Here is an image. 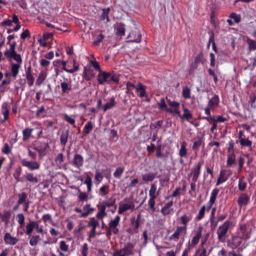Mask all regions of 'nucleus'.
<instances>
[{
  "mask_svg": "<svg viewBox=\"0 0 256 256\" xmlns=\"http://www.w3.org/2000/svg\"><path fill=\"white\" fill-rule=\"evenodd\" d=\"M15 44H10V48H6L4 52V54L6 58L8 60H14L16 62H12L10 64V72L12 76L16 78L18 75L20 69L22 62V60L21 55L18 54L16 50H14Z\"/></svg>",
  "mask_w": 256,
  "mask_h": 256,
  "instance_id": "f257e3e1",
  "label": "nucleus"
},
{
  "mask_svg": "<svg viewBox=\"0 0 256 256\" xmlns=\"http://www.w3.org/2000/svg\"><path fill=\"white\" fill-rule=\"evenodd\" d=\"M232 226V222L230 220H226L222 224L218 226L216 230L218 239L219 242H224L226 241V234L228 230Z\"/></svg>",
  "mask_w": 256,
  "mask_h": 256,
  "instance_id": "f03ea898",
  "label": "nucleus"
},
{
  "mask_svg": "<svg viewBox=\"0 0 256 256\" xmlns=\"http://www.w3.org/2000/svg\"><path fill=\"white\" fill-rule=\"evenodd\" d=\"M134 204L132 200L126 198L120 202L118 212L121 214L128 210L132 211L134 209Z\"/></svg>",
  "mask_w": 256,
  "mask_h": 256,
  "instance_id": "7ed1b4c3",
  "label": "nucleus"
},
{
  "mask_svg": "<svg viewBox=\"0 0 256 256\" xmlns=\"http://www.w3.org/2000/svg\"><path fill=\"white\" fill-rule=\"evenodd\" d=\"M134 245L129 242L122 248L114 252L113 256H132L134 254Z\"/></svg>",
  "mask_w": 256,
  "mask_h": 256,
  "instance_id": "20e7f679",
  "label": "nucleus"
},
{
  "mask_svg": "<svg viewBox=\"0 0 256 256\" xmlns=\"http://www.w3.org/2000/svg\"><path fill=\"white\" fill-rule=\"evenodd\" d=\"M34 148L38 152L40 158H42L46 155L49 146L48 142H36L34 144Z\"/></svg>",
  "mask_w": 256,
  "mask_h": 256,
  "instance_id": "39448f33",
  "label": "nucleus"
},
{
  "mask_svg": "<svg viewBox=\"0 0 256 256\" xmlns=\"http://www.w3.org/2000/svg\"><path fill=\"white\" fill-rule=\"evenodd\" d=\"M61 94L62 96L68 95L72 90L71 80L64 78L60 82Z\"/></svg>",
  "mask_w": 256,
  "mask_h": 256,
  "instance_id": "423d86ee",
  "label": "nucleus"
},
{
  "mask_svg": "<svg viewBox=\"0 0 256 256\" xmlns=\"http://www.w3.org/2000/svg\"><path fill=\"white\" fill-rule=\"evenodd\" d=\"M187 228L185 226H178L174 233L169 237L170 240L178 242L181 236H184L186 234Z\"/></svg>",
  "mask_w": 256,
  "mask_h": 256,
  "instance_id": "0eeeda50",
  "label": "nucleus"
},
{
  "mask_svg": "<svg viewBox=\"0 0 256 256\" xmlns=\"http://www.w3.org/2000/svg\"><path fill=\"white\" fill-rule=\"evenodd\" d=\"M242 240L243 239L239 236H232L228 242V246L232 250L236 249L242 244Z\"/></svg>",
  "mask_w": 256,
  "mask_h": 256,
  "instance_id": "6e6552de",
  "label": "nucleus"
},
{
  "mask_svg": "<svg viewBox=\"0 0 256 256\" xmlns=\"http://www.w3.org/2000/svg\"><path fill=\"white\" fill-rule=\"evenodd\" d=\"M21 163L24 166L27 168L31 171L38 170L40 167V164L38 162L35 161H29L25 158L22 160Z\"/></svg>",
  "mask_w": 256,
  "mask_h": 256,
  "instance_id": "1a4fd4ad",
  "label": "nucleus"
},
{
  "mask_svg": "<svg viewBox=\"0 0 256 256\" xmlns=\"http://www.w3.org/2000/svg\"><path fill=\"white\" fill-rule=\"evenodd\" d=\"M204 164V160L198 162L192 169L191 172L193 174L192 182H196L200 174V168Z\"/></svg>",
  "mask_w": 256,
  "mask_h": 256,
  "instance_id": "9d476101",
  "label": "nucleus"
},
{
  "mask_svg": "<svg viewBox=\"0 0 256 256\" xmlns=\"http://www.w3.org/2000/svg\"><path fill=\"white\" fill-rule=\"evenodd\" d=\"M250 202V196L246 193H242L240 194L237 202L240 208L246 206Z\"/></svg>",
  "mask_w": 256,
  "mask_h": 256,
  "instance_id": "9b49d317",
  "label": "nucleus"
},
{
  "mask_svg": "<svg viewBox=\"0 0 256 256\" xmlns=\"http://www.w3.org/2000/svg\"><path fill=\"white\" fill-rule=\"evenodd\" d=\"M110 73L104 71H100L98 75L97 80L100 84L104 83H110Z\"/></svg>",
  "mask_w": 256,
  "mask_h": 256,
  "instance_id": "f8f14e48",
  "label": "nucleus"
},
{
  "mask_svg": "<svg viewBox=\"0 0 256 256\" xmlns=\"http://www.w3.org/2000/svg\"><path fill=\"white\" fill-rule=\"evenodd\" d=\"M202 228L199 227L198 230L196 232L194 236L192 238L191 240V244H188V246H191L192 248H194L196 245H197L200 238L202 236Z\"/></svg>",
  "mask_w": 256,
  "mask_h": 256,
  "instance_id": "ddd939ff",
  "label": "nucleus"
},
{
  "mask_svg": "<svg viewBox=\"0 0 256 256\" xmlns=\"http://www.w3.org/2000/svg\"><path fill=\"white\" fill-rule=\"evenodd\" d=\"M99 226L98 222L94 218H91L88 223V226H92V229L90 232L89 237L94 238L96 234V228Z\"/></svg>",
  "mask_w": 256,
  "mask_h": 256,
  "instance_id": "4468645a",
  "label": "nucleus"
},
{
  "mask_svg": "<svg viewBox=\"0 0 256 256\" xmlns=\"http://www.w3.org/2000/svg\"><path fill=\"white\" fill-rule=\"evenodd\" d=\"M120 218L119 216H116L114 220H110L108 224L109 228L112 230L113 234H116L118 232L117 226L120 222Z\"/></svg>",
  "mask_w": 256,
  "mask_h": 256,
  "instance_id": "2eb2a0df",
  "label": "nucleus"
},
{
  "mask_svg": "<svg viewBox=\"0 0 256 256\" xmlns=\"http://www.w3.org/2000/svg\"><path fill=\"white\" fill-rule=\"evenodd\" d=\"M64 160V156L62 153H59L54 158V162L58 169H66V164H63Z\"/></svg>",
  "mask_w": 256,
  "mask_h": 256,
  "instance_id": "dca6fc26",
  "label": "nucleus"
},
{
  "mask_svg": "<svg viewBox=\"0 0 256 256\" xmlns=\"http://www.w3.org/2000/svg\"><path fill=\"white\" fill-rule=\"evenodd\" d=\"M84 164V158L80 154H76L74 155L73 160L72 161V164L75 168H80L82 167Z\"/></svg>",
  "mask_w": 256,
  "mask_h": 256,
  "instance_id": "f3484780",
  "label": "nucleus"
},
{
  "mask_svg": "<svg viewBox=\"0 0 256 256\" xmlns=\"http://www.w3.org/2000/svg\"><path fill=\"white\" fill-rule=\"evenodd\" d=\"M218 192L219 190L218 188H214L212 190L210 198L208 202V206L207 207L208 212L210 210L213 204H214Z\"/></svg>",
  "mask_w": 256,
  "mask_h": 256,
  "instance_id": "a211bd4d",
  "label": "nucleus"
},
{
  "mask_svg": "<svg viewBox=\"0 0 256 256\" xmlns=\"http://www.w3.org/2000/svg\"><path fill=\"white\" fill-rule=\"evenodd\" d=\"M4 240L6 244L10 245H14L18 241V240L16 237L12 236L8 232L5 234Z\"/></svg>",
  "mask_w": 256,
  "mask_h": 256,
  "instance_id": "6ab92c4d",
  "label": "nucleus"
},
{
  "mask_svg": "<svg viewBox=\"0 0 256 256\" xmlns=\"http://www.w3.org/2000/svg\"><path fill=\"white\" fill-rule=\"evenodd\" d=\"M240 232L241 234L240 236L244 240H247L250 238V234L247 231L246 226L244 224H242L240 226L239 228Z\"/></svg>",
  "mask_w": 256,
  "mask_h": 256,
  "instance_id": "aec40b11",
  "label": "nucleus"
},
{
  "mask_svg": "<svg viewBox=\"0 0 256 256\" xmlns=\"http://www.w3.org/2000/svg\"><path fill=\"white\" fill-rule=\"evenodd\" d=\"M132 38L130 42H139L141 40L142 36L138 30L132 32L128 36V38Z\"/></svg>",
  "mask_w": 256,
  "mask_h": 256,
  "instance_id": "412c9836",
  "label": "nucleus"
},
{
  "mask_svg": "<svg viewBox=\"0 0 256 256\" xmlns=\"http://www.w3.org/2000/svg\"><path fill=\"white\" fill-rule=\"evenodd\" d=\"M219 100L218 96L214 94V96L210 99L208 106L210 108L211 110H213L218 106Z\"/></svg>",
  "mask_w": 256,
  "mask_h": 256,
  "instance_id": "4be33fe9",
  "label": "nucleus"
},
{
  "mask_svg": "<svg viewBox=\"0 0 256 256\" xmlns=\"http://www.w3.org/2000/svg\"><path fill=\"white\" fill-rule=\"evenodd\" d=\"M10 106L7 102H4L1 108V112L4 115V118L2 122L6 121L8 118Z\"/></svg>",
  "mask_w": 256,
  "mask_h": 256,
  "instance_id": "5701e85b",
  "label": "nucleus"
},
{
  "mask_svg": "<svg viewBox=\"0 0 256 256\" xmlns=\"http://www.w3.org/2000/svg\"><path fill=\"white\" fill-rule=\"evenodd\" d=\"M186 146V143L185 142H182L178 150V156L182 158H188V153Z\"/></svg>",
  "mask_w": 256,
  "mask_h": 256,
  "instance_id": "b1692460",
  "label": "nucleus"
},
{
  "mask_svg": "<svg viewBox=\"0 0 256 256\" xmlns=\"http://www.w3.org/2000/svg\"><path fill=\"white\" fill-rule=\"evenodd\" d=\"M156 183V182H155L150 186V188L149 190L150 197L157 198L158 196L160 194V190H157V185Z\"/></svg>",
  "mask_w": 256,
  "mask_h": 256,
  "instance_id": "393cba45",
  "label": "nucleus"
},
{
  "mask_svg": "<svg viewBox=\"0 0 256 256\" xmlns=\"http://www.w3.org/2000/svg\"><path fill=\"white\" fill-rule=\"evenodd\" d=\"M228 176L226 175V171L222 170L217 180L216 186H219L228 180Z\"/></svg>",
  "mask_w": 256,
  "mask_h": 256,
  "instance_id": "a878e982",
  "label": "nucleus"
},
{
  "mask_svg": "<svg viewBox=\"0 0 256 256\" xmlns=\"http://www.w3.org/2000/svg\"><path fill=\"white\" fill-rule=\"evenodd\" d=\"M192 216L191 214H184L180 217V220L182 224L183 225L182 226H185L187 228V225L188 222L192 220Z\"/></svg>",
  "mask_w": 256,
  "mask_h": 256,
  "instance_id": "bb28decb",
  "label": "nucleus"
},
{
  "mask_svg": "<svg viewBox=\"0 0 256 256\" xmlns=\"http://www.w3.org/2000/svg\"><path fill=\"white\" fill-rule=\"evenodd\" d=\"M84 212L82 216H80V218H85L92 214L94 210V208L90 207V204H86L83 208Z\"/></svg>",
  "mask_w": 256,
  "mask_h": 256,
  "instance_id": "cd10ccee",
  "label": "nucleus"
},
{
  "mask_svg": "<svg viewBox=\"0 0 256 256\" xmlns=\"http://www.w3.org/2000/svg\"><path fill=\"white\" fill-rule=\"evenodd\" d=\"M46 76L47 73L46 72H44L43 71L40 72L36 80V84L39 86H40V85L46 79Z\"/></svg>",
  "mask_w": 256,
  "mask_h": 256,
  "instance_id": "c85d7f7f",
  "label": "nucleus"
},
{
  "mask_svg": "<svg viewBox=\"0 0 256 256\" xmlns=\"http://www.w3.org/2000/svg\"><path fill=\"white\" fill-rule=\"evenodd\" d=\"M146 86L142 84L141 83H139L136 86V92L139 93V96L140 98L146 96Z\"/></svg>",
  "mask_w": 256,
  "mask_h": 256,
  "instance_id": "c756f323",
  "label": "nucleus"
},
{
  "mask_svg": "<svg viewBox=\"0 0 256 256\" xmlns=\"http://www.w3.org/2000/svg\"><path fill=\"white\" fill-rule=\"evenodd\" d=\"M25 178L28 182L34 184H37L38 182V178L32 172L26 173Z\"/></svg>",
  "mask_w": 256,
  "mask_h": 256,
  "instance_id": "7c9ffc66",
  "label": "nucleus"
},
{
  "mask_svg": "<svg viewBox=\"0 0 256 256\" xmlns=\"http://www.w3.org/2000/svg\"><path fill=\"white\" fill-rule=\"evenodd\" d=\"M236 162V155L234 152L230 154L228 156L226 161V166L228 168L232 167Z\"/></svg>",
  "mask_w": 256,
  "mask_h": 256,
  "instance_id": "2f4dec72",
  "label": "nucleus"
},
{
  "mask_svg": "<svg viewBox=\"0 0 256 256\" xmlns=\"http://www.w3.org/2000/svg\"><path fill=\"white\" fill-rule=\"evenodd\" d=\"M33 224L34 229L36 230L37 233L42 234H46V232H44L43 228V226L40 224V222L38 221H33Z\"/></svg>",
  "mask_w": 256,
  "mask_h": 256,
  "instance_id": "473e14b6",
  "label": "nucleus"
},
{
  "mask_svg": "<svg viewBox=\"0 0 256 256\" xmlns=\"http://www.w3.org/2000/svg\"><path fill=\"white\" fill-rule=\"evenodd\" d=\"M18 198V204H22L23 203L26 202L28 200V195L24 192L19 193L17 194Z\"/></svg>",
  "mask_w": 256,
  "mask_h": 256,
  "instance_id": "72a5a7b5",
  "label": "nucleus"
},
{
  "mask_svg": "<svg viewBox=\"0 0 256 256\" xmlns=\"http://www.w3.org/2000/svg\"><path fill=\"white\" fill-rule=\"evenodd\" d=\"M115 98L114 96H112L110 98V101L104 106L103 110L105 112L108 110L114 108L115 106Z\"/></svg>",
  "mask_w": 256,
  "mask_h": 256,
  "instance_id": "f704fd0d",
  "label": "nucleus"
},
{
  "mask_svg": "<svg viewBox=\"0 0 256 256\" xmlns=\"http://www.w3.org/2000/svg\"><path fill=\"white\" fill-rule=\"evenodd\" d=\"M203 137L202 136H198L196 140L193 143V145L192 146V148L194 150L198 151L199 149V148L202 145L203 142Z\"/></svg>",
  "mask_w": 256,
  "mask_h": 256,
  "instance_id": "c9c22d12",
  "label": "nucleus"
},
{
  "mask_svg": "<svg viewBox=\"0 0 256 256\" xmlns=\"http://www.w3.org/2000/svg\"><path fill=\"white\" fill-rule=\"evenodd\" d=\"M207 210L205 206H202L198 211V215L195 217V220L199 221L202 220L205 216L206 210Z\"/></svg>",
  "mask_w": 256,
  "mask_h": 256,
  "instance_id": "e433bc0d",
  "label": "nucleus"
},
{
  "mask_svg": "<svg viewBox=\"0 0 256 256\" xmlns=\"http://www.w3.org/2000/svg\"><path fill=\"white\" fill-rule=\"evenodd\" d=\"M155 178L156 174L152 172H149L142 176V180L145 182H152Z\"/></svg>",
  "mask_w": 256,
  "mask_h": 256,
  "instance_id": "4c0bfd02",
  "label": "nucleus"
},
{
  "mask_svg": "<svg viewBox=\"0 0 256 256\" xmlns=\"http://www.w3.org/2000/svg\"><path fill=\"white\" fill-rule=\"evenodd\" d=\"M247 186V183L244 180V177H241L239 180L238 182V189L241 192H244L246 189Z\"/></svg>",
  "mask_w": 256,
  "mask_h": 256,
  "instance_id": "58836bf2",
  "label": "nucleus"
},
{
  "mask_svg": "<svg viewBox=\"0 0 256 256\" xmlns=\"http://www.w3.org/2000/svg\"><path fill=\"white\" fill-rule=\"evenodd\" d=\"M109 190V186L108 185H103L102 186L98 192V194L99 196L104 197L105 196L108 192Z\"/></svg>",
  "mask_w": 256,
  "mask_h": 256,
  "instance_id": "ea45409f",
  "label": "nucleus"
},
{
  "mask_svg": "<svg viewBox=\"0 0 256 256\" xmlns=\"http://www.w3.org/2000/svg\"><path fill=\"white\" fill-rule=\"evenodd\" d=\"M209 254L204 248L199 247L196 251L195 256H208Z\"/></svg>",
  "mask_w": 256,
  "mask_h": 256,
  "instance_id": "a19ab883",
  "label": "nucleus"
},
{
  "mask_svg": "<svg viewBox=\"0 0 256 256\" xmlns=\"http://www.w3.org/2000/svg\"><path fill=\"white\" fill-rule=\"evenodd\" d=\"M180 117L181 118H186V120H189L190 119H191L192 118V115L190 112V110L186 108H184V114H180Z\"/></svg>",
  "mask_w": 256,
  "mask_h": 256,
  "instance_id": "79ce46f5",
  "label": "nucleus"
},
{
  "mask_svg": "<svg viewBox=\"0 0 256 256\" xmlns=\"http://www.w3.org/2000/svg\"><path fill=\"white\" fill-rule=\"evenodd\" d=\"M93 127L92 126V123L90 121L88 122V123L85 125L82 133L83 134L86 136L88 134L90 131L92 130Z\"/></svg>",
  "mask_w": 256,
  "mask_h": 256,
  "instance_id": "37998d69",
  "label": "nucleus"
},
{
  "mask_svg": "<svg viewBox=\"0 0 256 256\" xmlns=\"http://www.w3.org/2000/svg\"><path fill=\"white\" fill-rule=\"evenodd\" d=\"M84 183L87 186L88 192H90L92 191V178L90 176H89L88 175H87L86 176V179Z\"/></svg>",
  "mask_w": 256,
  "mask_h": 256,
  "instance_id": "c03bdc74",
  "label": "nucleus"
},
{
  "mask_svg": "<svg viewBox=\"0 0 256 256\" xmlns=\"http://www.w3.org/2000/svg\"><path fill=\"white\" fill-rule=\"evenodd\" d=\"M124 172V168L119 166L117 168L114 172V176L117 178H120Z\"/></svg>",
  "mask_w": 256,
  "mask_h": 256,
  "instance_id": "a18cd8bd",
  "label": "nucleus"
},
{
  "mask_svg": "<svg viewBox=\"0 0 256 256\" xmlns=\"http://www.w3.org/2000/svg\"><path fill=\"white\" fill-rule=\"evenodd\" d=\"M33 129L30 128H26L23 130L22 131V135H23V140H24L28 139L30 136L32 132Z\"/></svg>",
  "mask_w": 256,
  "mask_h": 256,
  "instance_id": "49530a36",
  "label": "nucleus"
},
{
  "mask_svg": "<svg viewBox=\"0 0 256 256\" xmlns=\"http://www.w3.org/2000/svg\"><path fill=\"white\" fill-rule=\"evenodd\" d=\"M34 230V227L33 224V221H31L26 226V231L25 232L27 236L30 235L33 232Z\"/></svg>",
  "mask_w": 256,
  "mask_h": 256,
  "instance_id": "de8ad7c7",
  "label": "nucleus"
},
{
  "mask_svg": "<svg viewBox=\"0 0 256 256\" xmlns=\"http://www.w3.org/2000/svg\"><path fill=\"white\" fill-rule=\"evenodd\" d=\"M140 215L138 214L137 216L136 220L134 219L132 221V226L133 228V230L136 232V230L140 226Z\"/></svg>",
  "mask_w": 256,
  "mask_h": 256,
  "instance_id": "09e8293b",
  "label": "nucleus"
},
{
  "mask_svg": "<svg viewBox=\"0 0 256 256\" xmlns=\"http://www.w3.org/2000/svg\"><path fill=\"white\" fill-rule=\"evenodd\" d=\"M156 198L155 197H150V199L148 200V206L152 212H154L156 210L154 206L155 200Z\"/></svg>",
  "mask_w": 256,
  "mask_h": 256,
  "instance_id": "8fccbe9b",
  "label": "nucleus"
},
{
  "mask_svg": "<svg viewBox=\"0 0 256 256\" xmlns=\"http://www.w3.org/2000/svg\"><path fill=\"white\" fill-rule=\"evenodd\" d=\"M68 132H63L60 135V143L62 144L64 146L68 141Z\"/></svg>",
  "mask_w": 256,
  "mask_h": 256,
  "instance_id": "3c124183",
  "label": "nucleus"
},
{
  "mask_svg": "<svg viewBox=\"0 0 256 256\" xmlns=\"http://www.w3.org/2000/svg\"><path fill=\"white\" fill-rule=\"evenodd\" d=\"M18 222L19 224L20 228H22L25 225V218L22 214H18L17 215Z\"/></svg>",
  "mask_w": 256,
  "mask_h": 256,
  "instance_id": "603ef678",
  "label": "nucleus"
},
{
  "mask_svg": "<svg viewBox=\"0 0 256 256\" xmlns=\"http://www.w3.org/2000/svg\"><path fill=\"white\" fill-rule=\"evenodd\" d=\"M182 95L186 99H189L190 98V90L188 86L183 88Z\"/></svg>",
  "mask_w": 256,
  "mask_h": 256,
  "instance_id": "864d4df0",
  "label": "nucleus"
},
{
  "mask_svg": "<svg viewBox=\"0 0 256 256\" xmlns=\"http://www.w3.org/2000/svg\"><path fill=\"white\" fill-rule=\"evenodd\" d=\"M239 142L242 146L251 147L252 145V141L248 138H242L239 140Z\"/></svg>",
  "mask_w": 256,
  "mask_h": 256,
  "instance_id": "5fc2aeb1",
  "label": "nucleus"
},
{
  "mask_svg": "<svg viewBox=\"0 0 256 256\" xmlns=\"http://www.w3.org/2000/svg\"><path fill=\"white\" fill-rule=\"evenodd\" d=\"M158 107L160 110H163L165 108L166 112H172V110H170L168 108H167L164 98L161 99L160 101L158 104Z\"/></svg>",
  "mask_w": 256,
  "mask_h": 256,
  "instance_id": "6e6d98bb",
  "label": "nucleus"
},
{
  "mask_svg": "<svg viewBox=\"0 0 256 256\" xmlns=\"http://www.w3.org/2000/svg\"><path fill=\"white\" fill-rule=\"evenodd\" d=\"M110 11V8H104L102 10V14L101 16V20H104L105 19L106 20V22H109V18H108V14Z\"/></svg>",
  "mask_w": 256,
  "mask_h": 256,
  "instance_id": "4d7b16f0",
  "label": "nucleus"
},
{
  "mask_svg": "<svg viewBox=\"0 0 256 256\" xmlns=\"http://www.w3.org/2000/svg\"><path fill=\"white\" fill-rule=\"evenodd\" d=\"M4 222H6V224H8L10 222V220L11 217L12 212L10 210L4 211Z\"/></svg>",
  "mask_w": 256,
  "mask_h": 256,
  "instance_id": "13d9d810",
  "label": "nucleus"
},
{
  "mask_svg": "<svg viewBox=\"0 0 256 256\" xmlns=\"http://www.w3.org/2000/svg\"><path fill=\"white\" fill-rule=\"evenodd\" d=\"M26 78L28 86L30 87L32 86L34 84V78L33 74H26Z\"/></svg>",
  "mask_w": 256,
  "mask_h": 256,
  "instance_id": "bf43d9fd",
  "label": "nucleus"
},
{
  "mask_svg": "<svg viewBox=\"0 0 256 256\" xmlns=\"http://www.w3.org/2000/svg\"><path fill=\"white\" fill-rule=\"evenodd\" d=\"M64 119L67 122L76 127V126H74L75 120L73 118H72V116H70L67 114H64Z\"/></svg>",
  "mask_w": 256,
  "mask_h": 256,
  "instance_id": "052dcab7",
  "label": "nucleus"
},
{
  "mask_svg": "<svg viewBox=\"0 0 256 256\" xmlns=\"http://www.w3.org/2000/svg\"><path fill=\"white\" fill-rule=\"evenodd\" d=\"M103 203L106 207L110 208L112 206L116 203V199L112 198H109L108 200L103 202Z\"/></svg>",
  "mask_w": 256,
  "mask_h": 256,
  "instance_id": "680f3d73",
  "label": "nucleus"
},
{
  "mask_svg": "<svg viewBox=\"0 0 256 256\" xmlns=\"http://www.w3.org/2000/svg\"><path fill=\"white\" fill-rule=\"evenodd\" d=\"M12 148H10L9 144L7 143H5L2 148V151L3 153L6 154H8L11 152Z\"/></svg>",
  "mask_w": 256,
  "mask_h": 256,
  "instance_id": "e2e57ef3",
  "label": "nucleus"
},
{
  "mask_svg": "<svg viewBox=\"0 0 256 256\" xmlns=\"http://www.w3.org/2000/svg\"><path fill=\"white\" fill-rule=\"evenodd\" d=\"M22 168H20L17 169L14 174V178L18 182H22L20 176L21 174Z\"/></svg>",
  "mask_w": 256,
  "mask_h": 256,
  "instance_id": "0e129e2a",
  "label": "nucleus"
},
{
  "mask_svg": "<svg viewBox=\"0 0 256 256\" xmlns=\"http://www.w3.org/2000/svg\"><path fill=\"white\" fill-rule=\"evenodd\" d=\"M60 248L63 252H67L68 250V245L65 241L62 240L60 242Z\"/></svg>",
  "mask_w": 256,
  "mask_h": 256,
  "instance_id": "69168bd1",
  "label": "nucleus"
},
{
  "mask_svg": "<svg viewBox=\"0 0 256 256\" xmlns=\"http://www.w3.org/2000/svg\"><path fill=\"white\" fill-rule=\"evenodd\" d=\"M125 34V28L122 25L119 26L116 28V34L120 36H123Z\"/></svg>",
  "mask_w": 256,
  "mask_h": 256,
  "instance_id": "338daca9",
  "label": "nucleus"
},
{
  "mask_svg": "<svg viewBox=\"0 0 256 256\" xmlns=\"http://www.w3.org/2000/svg\"><path fill=\"white\" fill-rule=\"evenodd\" d=\"M247 42L248 44L249 48L251 50H256V41L248 39Z\"/></svg>",
  "mask_w": 256,
  "mask_h": 256,
  "instance_id": "774afa93",
  "label": "nucleus"
}]
</instances>
